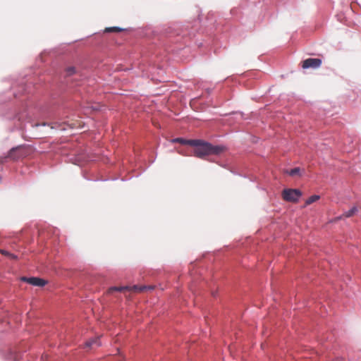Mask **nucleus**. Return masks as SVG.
Instances as JSON below:
<instances>
[{
	"label": "nucleus",
	"instance_id": "obj_1",
	"mask_svg": "<svg viewBox=\"0 0 361 361\" xmlns=\"http://www.w3.org/2000/svg\"><path fill=\"white\" fill-rule=\"evenodd\" d=\"M196 144L192 145L194 147V155L200 159H204L209 155L220 154L225 150V147L219 145H212V144L200 140H195Z\"/></svg>",
	"mask_w": 361,
	"mask_h": 361
},
{
	"label": "nucleus",
	"instance_id": "obj_2",
	"mask_svg": "<svg viewBox=\"0 0 361 361\" xmlns=\"http://www.w3.org/2000/svg\"><path fill=\"white\" fill-rule=\"evenodd\" d=\"M301 195L302 192L298 189H285L282 192L283 199L290 202H297Z\"/></svg>",
	"mask_w": 361,
	"mask_h": 361
},
{
	"label": "nucleus",
	"instance_id": "obj_3",
	"mask_svg": "<svg viewBox=\"0 0 361 361\" xmlns=\"http://www.w3.org/2000/svg\"><path fill=\"white\" fill-rule=\"evenodd\" d=\"M302 67L304 69L306 68H319L322 65V60L319 59H312L309 58L305 60H304L302 62Z\"/></svg>",
	"mask_w": 361,
	"mask_h": 361
},
{
	"label": "nucleus",
	"instance_id": "obj_4",
	"mask_svg": "<svg viewBox=\"0 0 361 361\" xmlns=\"http://www.w3.org/2000/svg\"><path fill=\"white\" fill-rule=\"evenodd\" d=\"M22 280L24 281H26L27 283L35 286H39V287H43L46 285L47 281L44 279L37 278V277H30V278H26L23 277L22 278Z\"/></svg>",
	"mask_w": 361,
	"mask_h": 361
},
{
	"label": "nucleus",
	"instance_id": "obj_5",
	"mask_svg": "<svg viewBox=\"0 0 361 361\" xmlns=\"http://www.w3.org/2000/svg\"><path fill=\"white\" fill-rule=\"evenodd\" d=\"M22 153L20 152V148L19 147H15V148H13L11 149L8 154V156L6 157L4 159H10L11 160H18V159H20L21 157H22Z\"/></svg>",
	"mask_w": 361,
	"mask_h": 361
},
{
	"label": "nucleus",
	"instance_id": "obj_6",
	"mask_svg": "<svg viewBox=\"0 0 361 361\" xmlns=\"http://www.w3.org/2000/svg\"><path fill=\"white\" fill-rule=\"evenodd\" d=\"M100 345V342L98 338H94L87 341L85 343V348H93L94 347H99Z\"/></svg>",
	"mask_w": 361,
	"mask_h": 361
},
{
	"label": "nucleus",
	"instance_id": "obj_7",
	"mask_svg": "<svg viewBox=\"0 0 361 361\" xmlns=\"http://www.w3.org/2000/svg\"><path fill=\"white\" fill-rule=\"evenodd\" d=\"M173 142H178V143H180L182 145H190V146H192V145H195L196 144V142L195 140H185V139H183V138H176L174 140H173Z\"/></svg>",
	"mask_w": 361,
	"mask_h": 361
},
{
	"label": "nucleus",
	"instance_id": "obj_8",
	"mask_svg": "<svg viewBox=\"0 0 361 361\" xmlns=\"http://www.w3.org/2000/svg\"><path fill=\"white\" fill-rule=\"evenodd\" d=\"M153 288L152 286H130V289L127 290V291H133L135 293H140L143 292L144 290L147 289H152Z\"/></svg>",
	"mask_w": 361,
	"mask_h": 361
},
{
	"label": "nucleus",
	"instance_id": "obj_9",
	"mask_svg": "<svg viewBox=\"0 0 361 361\" xmlns=\"http://www.w3.org/2000/svg\"><path fill=\"white\" fill-rule=\"evenodd\" d=\"M130 289V286H113L109 289V293H112L114 291H119V292H126L127 290Z\"/></svg>",
	"mask_w": 361,
	"mask_h": 361
},
{
	"label": "nucleus",
	"instance_id": "obj_10",
	"mask_svg": "<svg viewBox=\"0 0 361 361\" xmlns=\"http://www.w3.org/2000/svg\"><path fill=\"white\" fill-rule=\"evenodd\" d=\"M357 212V207H353L352 209H350V210L345 212L341 216L338 217V219H341L342 217H350L352 216L355 212Z\"/></svg>",
	"mask_w": 361,
	"mask_h": 361
},
{
	"label": "nucleus",
	"instance_id": "obj_11",
	"mask_svg": "<svg viewBox=\"0 0 361 361\" xmlns=\"http://www.w3.org/2000/svg\"><path fill=\"white\" fill-rule=\"evenodd\" d=\"M123 30V28H121L119 27H106L104 30V32L109 33V32H121Z\"/></svg>",
	"mask_w": 361,
	"mask_h": 361
},
{
	"label": "nucleus",
	"instance_id": "obj_12",
	"mask_svg": "<svg viewBox=\"0 0 361 361\" xmlns=\"http://www.w3.org/2000/svg\"><path fill=\"white\" fill-rule=\"evenodd\" d=\"M320 197L319 195H312L311 197H310L305 202V206H307V205H310L311 204H312L313 202L317 201L318 200H319Z\"/></svg>",
	"mask_w": 361,
	"mask_h": 361
},
{
	"label": "nucleus",
	"instance_id": "obj_13",
	"mask_svg": "<svg viewBox=\"0 0 361 361\" xmlns=\"http://www.w3.org/2000/svg\"><path fill=\"white\" fill-rule=\"evenodd\" d=\"M290 176H294L296 175H299L300 173V168H294L290 171H286Z\"/></svg>",
	"mask_w": 361,
	"mask_h": 361
},
{
	"label": "nucleus",
	"instance_id": "obj_14",
	"mask_svg": "<svg viewBox=\"0 0 361 361\" xmlns=\"http://www.w3.org/2000/svg\"><path fill=\"white\" fill-rule=\"evenodd\" d=\"M69 128H81L82 126L81 121H77L76 123H71L68 124Z\"/></svg>",
	"mask_w": 361,
	"mask_h": 361
},
{
	"label": "nucleus",
	"instance_id": "obj_15",
	"mask_svg": "<svg viewBox=\"0 0 361 361\" xmlns=\"http://www.w3.org/2000/svg\"><path fill=\"white\" fill-rule=\"evenodd\" d=\"M85 159H86V157H85V155H84V154H80V155L79 156V157H78V158H77V159H75V162H74V163H75V164H79V163H80V162H82V161H85Z\"/></svg>",
	"mask_w": 361,
	"mask_h": 361
},
{
	"label": "nucleus",
	"instance_id": "obj_16",
	"mask_svg": "<svg viewBox=\"0 0 361 361\" xmlns=\"http://www.w3.org/2000/svg\"><path fill=\"white\" fill-rule=\"evenodd\" d=\"M0 252L4 255H7L8 257H10L12 259H16V256L13 255V254H10L8 253L7 251L4 250H0Z\"/></svg>",
	"mask_w": 361,
	"mask_h": 361
},
{
	"label": "nucleus",
	"instance_id": "obj_17",
	"mask_svg": "<svg viewBox=\"0 0 361 361\" xmlns=\"http://www.w3.org/2000/svg\"><path fill=\"white\" fill-rule=\"evenodd\" d=\"M58 127L60 128V130H65L66 129V123L59 124Z\"/></svg>",
	"mask_w": 361,
	"mask_h": 361
},
{
	"label": "nucleus",
	"instance_id": "obj_18",
	"mask_svg": "<svg viewBox=\"0 0 361 361\" xmlns=\"http://www.w3.org/2000/svg\"><path fill=\"white\" fill-rule=\"evenodd\" d=\"M68 71H69V76H70L75 73V68L73 67H69Z\"/></svg>",
	"mask_w": 361,
	"mask_h": 361
},
{
	"label": "nucleus",
	"instance_id": "obj_19",
	"mask_svg": "<svg viewBox=\"0 0 361 361\" xmlns=\"http://www.w3.org/2000/svg\"><path fill=\"white\" fill-rule=\"evenodd\" d=\"M42 126H46V125H47V123H42Z\"/></svg>",
	"mask_w": 361,
	"mask_h": 361
},
{
	"label": "nucleus",
	"instance_id": "obj_20",
	"mask_svg": "<svg viewBox=\"0 0 361 361\" xmlns=\"http://www.w3.org/2000/svg\"><path fill=\"white\" fill-rule=\"evenodd\" d=\"M35 126H39V123H36Z\"/></svg>",
	"mask_w": 361,
	"mask_h": 361
}]
</instances>
